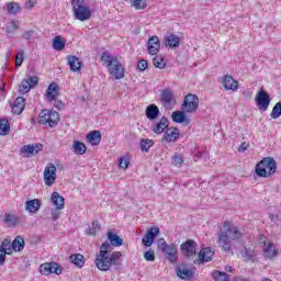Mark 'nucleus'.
I'll use <instances>...</instances> for the list:
<instances>
[{
	"mask_svg": "<svg viewBox=\"0 0 281 281\" xmlns=\"http://www.w3.org/2000/svg\"><path fill=\"white\" fill-rule=\"evenodd\" d=\"M122 251L111 252V244L103 243L99 252L95 254L94 265L99 271H111V267H120L122 265Z\"/></svg>",
	"mask_w": 281,
	"mask_h": 281,
	"instance_id": "1",
	"label": "nucleus"
},
{
	"mask_svg": "<svg viewBox=\"0 0 281 281\" xmlns=\"http://www.w3.org/2000/svg\"><path fill=\"white\" fill-rule=\"evenodd\" d=\"M243 233L232 222H224L215 234L216 243L222 251H232V241L240 240Z\"/></svg>",
	"mask_w": 281,
	"mask_h": 281,
	"instance_id": "2",
	"label": "nucleus"
},
{
	"mask_svg": "<svg viewBox=\"0 0 281 281\" xmlns=\"http://www.w3.org/2000/svg\"><path fill=\"white\" fill-rule=\"evenodd\" d=\"M101 63L115 80H122L124 78V66H122V61H120L117 56L104 52L101 54Z\"/></svg>",
	"mask_w": 281,
	"mask_h": 281,
	"instance_id": "3",
	"label": "nucleus"
},
{
	"mask_svg": "<svg viewBox=\"0 0 281 281\" xmlns=\"http://www.w3.org/2000/svg\"><path fill=\"white\" fill-rule=\"evenodd\" d=\"M277 170L278 164L273 157H265L255 167L257 177H261L262 179H269L270 177H273Z\"/></svg>",
	"mask_w": 281,
	"mask_h": 281,
	"instance_id": "4",
	"label": "nucleus"
},
{
	"mask_svg": "<svg viewBox=\"0 0 281 281\" xmlns=\"http://www.w3.org/2000/svg\"><path fill=\"white\" fill-rule=\"evenodd\" d=\"M60 121V114L52 110H43L40 113V124H48L50 128H54L56 124Z\"/></svg>",
	"mask_w": 281,
	"mask_h": 281,
	"instance_id": "5",
	"label": "nucleus"
},
{
	"mask_svg": "<svg viewBox=\"0 0 281 281\" xmlns=\"http://www.w3.org/2000/svg\"><path fill=\"white\" fill-rule=\"evenodd\" d=\"M255 102L259 111L265 113L269 109V105L271 104V97H269V93L265 90H260L255 95Z\"/></svg>",
	"mask_w": 281,
	"mask_h": 281,
	"instance_id": "6",
	"label": "nucleus"
},
{
	"mask_svg": "<svg viewBox=\"0 0 281 281\" xmlns=\"http://www.w3.org/2000/svg\"><path fill=\"white\" fill-rule=\"evenodd\" d=\"M182 109L184 113H196V111H199V97L192 93L187 94L184 97Z\"/></svg>",
	"mask_w": 281,
	"mask_h": 281,
	"instance_id": "7",
	"label": "nucleus"
},
{
	"mask_svg": "<svg viewBox=\"0 0 281 281\" xmlns=\"http://www.w3.org/2000/svg\"><path fill=\"white\" fill-rule=\"evenodd\" d=\"M258 241L263 247L265 258L271 259V258H276V256H278V248H276V246L271 241L267 240L265 235H259Z\"/></svg>",
	"mask_w": 281,
	"mask_h": 281,
	"instance_id": "8",
	"label": "nucleus"
},
{
	"mask_svg": "<svg viewBox=\"0 0 281 281\" xmlns=\"http://www.w3.org/2000/svg\"><path fill=\"white\" fill-rule=\"evenodd\" d=\"M40 273L42 276H52V273L60 276L63 273V269L57 262H46L40 266Z\"/></svg>",
	"mask_w": 281,
	"mask_h": 281,
	"instance_id": "9",
	"label": "nucleus"
},
{
	"mask_svg": "<svg viewBox=\"0 0 281 281\" xmlns=\"http://www.w3.org/2000/svg\"><path fill=\"white\" fill-rule=\"evenodd\" d=\"M74 18L76 21H89L93 14L91 8L89 5L77 7V9H72Z\"/></svg>",
	"mask_w": 281,
	"mask_h": 281,
	"instance_id": "10",
	"label": "nucleus"
},
{
	"mask_svg": "<svg viewBox=\"0 0 281 281\" xmlns=\"http://www.w3.org/2000/svg\"><path fill=\"white\" fill-rule=\"evenodd\" d=\"M56 165L48 164L44 169V183L48 188H52L54 183H56Z\"/></svg>",
	"mask_w": 281,
	"mask_h": 281,
	"instance_id": "11",
	"label": "nucleus"
},
{
	"mask_svg": "<svg viewBox=\"0 0 281 281\" xmlns=\"http://www.w3.org/2000/svg\"><path fill=\"white\" fill-rule=\"evenodd\" d=\"M159 236V227L153 226L149 229H147L146 234L143 236L142 245L144 247H153V244L155 243V239Z\"/></svg>",
	"mask_w": 281,
	"mask_h": 281,
	"instance_id": "12",
	"label": "nucleus"
},
{
	"mask_svg": "<svg viewBox=\"0 0 281 281\" xmlns=\"http://www.w3.org/2000/svg\"><path fill=\"white\" fill-rule=\"evenodd\" d=\"M180 250L183 256H186V258H192V256H196V241L188 239L180 245Z\"/></svg>",
	"mask_w": 281,
	"mask_h": 281,
	"instance_id": "13",
	"label": "nucleus"
},
{
	"mask_svg": "<svg viewBox=\"0 0 281 281\" xmlns=\"http://www.w3.org/2000/svg\"><path fill=\"white\" fill-rule=\"evenodd\" d=\"M179 137H181V131L177 127L171 126L166 130L162 142H166L167 144H172L177 142Z\"/></svg>",
	"mask_w": 281,
	"mask_h": 281,
	"instance_id": "14",
	"label": "nucleus"
},
{
	"mask_svg": "<svg viewBox=\"0 0 281 281\" xmlns=\"http://www.w3.org/2000/svg\"><path fill=\"white\" fill-rule=\"evenodd\" d=\"M43 148V145H24L21 150H20V155H22V157H35V155H38V153H41Z\"/></svg>",
	"mask_w": 281,
	"mask_h": 281,
	"instance_id": "15",
	"label": "nucleus"
},
{
	"mask_svg": "<svg viewBox=\"0 0 281 281\" xmlns=\"http://www.w3.org/2000/svg\"><path fill=\"white\" fill-rule=\"evenodd\" d=\"M171 120L175 124H183L184 126H190V123L192 122L190 117L186 115V110L172 112Z\"/></svg>",
	"mask_w": 281,
	"mask_h": 281,
	"instance_id": "16",
	"label": "nucleus"
},
{
	"mask_svg": "<svg viewBox=\"0 0 281 281\" xmlns=\"http://www.w3.org/2000/svg\"><path fill=\"white\" fill-rule=\"evenodd\" d=\"M161 49V42L158 36H151L147 42V50L150 56H157Z\"/></svg>",
	"mask_w": 281,
	"mask_h": 281,
	"instance_id": "17",
	"label": "nucleus"
},
{
	"mask_svg": "<svg viewBox=\"0 0 281 281\" xmlns=\"http://www.w3.org/2000/svg\"><path fill=\"white\" fill-rule=\"evenodd\" d=\"M222 85L226 91H233V93L238 91V80L234 79V77L229 75H225L223 77Z\"/></svg>",
	"mask_w": 281,
	"mask_h": 281,
	"instance_id": "18",
	"label": "nucleus"
},
{
	"mask_svg": "<svg viewBox=\"0 0 281 281\" xmlns=\"http://www.w3.org/2000/svg\"><path fill=\"white\" fill-rule=\"evenodd\" d=\"M165 45L170 47V49H177L181 45V37L175 34L167 35L165 37Z\"/></svg>",
	"mask_w": 281,
	"mask_h": 281,
	"instance_id": "19",
	"label": "nucleus"
},
{
	"mask_svg": "<svg viewBox=\"0 0 281 281\" xmlns=\"http://www.w3.org/2000/svg\"><path fill=\"white\" fill-rule=\"evenodd\" d=\"M176 273L181 280H190V278L194 276V272L186 266H178L176 268Z\"/></svg>",
	"mask_w": 281,
	"mask_h": 281,
	"instance_id": "20",
	"label": "nucleus"
},
{
	"mask_svg": "<svg viewBox=\"0 0 281 281\" xmlns=\"http://www.w3.org/2000/svg\"><path fill=\"white\" fill-rule=\"evenodd\" d=\"M24 110H25V98L18 97L13 102L12 113H14V115H21V113H23Z\"/></svg>",
	"mask_w": 281,
	"mask_h": 281,
	"instance_id": "21",
	"label": "nucleus"
},
{
	"mask_svg": "<svg viewBox=\"0 0 281 281\" xmlns=\"http://www.w3.org/2000/svg\"><path fill=\"white\" fill-rule=\"evenodd\" d=\"M106 236L108 240L110 241V247H122V245H124V239H122V237L114 232L109 231Z\"/></svg>",
	"mask_w": 281,
	"mask_h": 281,
	"instance_id": "22",
	"label": "nucleus"
},
{
	"mask_svg": "<svg viewBox=\"0 0 281 281\" xmlns=\"http://www.w3.org/2000/svg\"><path fill=\"white\" fill-rule=\"evenodd\" d=\"M165 252H166V258L172 265H175V262L179 260V254L177 252V245L175 244L169 245V247L167 248V250H165Z\"/></svg>",
	"mask_w": 281,
	"mask_h": 281,
	"instance_id": "23",
	"label": "nucleus"
},
{
	"mask_svg": "<svg viewBox=\"0 0 281 281\" xmlns=\"http://www.w3.org/2000/svg\"><path fill=\"white\" fill-rule=\"evenodd\" d=\"M241 256L246 261L254 260V258L257 256L256 246H254V244L245 246L241 250Z\"/></svg>",
	"mask_w": 281,
	"mask_h": 281,
	"instance_id": "24",
	"label": "nucleus"
},
{
	"mask_svg": "<svg viewBox=\"0 0 281 281\" xmlns=\"http://www.w3.org/2000/svg\"><path fill=\"white\" fill-rule=\"evenodd\" d=\"M50 201L57 210H65V198L60 195L58 192H53L50 195Z\"/></svg>",
	"mask_w": 281,
	"mask_h": 281,
	"instance_id": "25",
	"label": "nucleus"
},
{
	"mask_svg": "<svg viewBox=\"0 0 281 281\" xmlns=\"http://www.w3.org/2000/svg\"><path fill=\"white\" fill-rule=\"evenodd\" d=\"M41 210V200L34 199L25 202V211L31 214H36Z\"/></svg>",
	"mask_w": 281,
	"mask_h": 281,
	"instance_id": "26",
	"label": "nucleus"
},
{
	"mask_svg": "<svg viewBox=\"0 0 281 281\" xmlns=\"http://www.w3.org/2000/svg\"><path fill=\"white\" fill-rule=\"evenodd\" d=\"M67 63L71 71H80V69L82 68V61L80 60V58L74 55H69L67 57Z\"/></svg>",
	"mask_w": 281,
	"mask_h": 281,
	"instance_id": "27",
	"label": "nucleus"
},
{
	"mask_svg": "<svg viewBox=\"0 0 281 281\" xmlns=\"http://www.w3.org/2000/svg\"><path fill=\"white\" fill-rule=\"evenodd\" d=\"M58 93H59L58 85L50 83L46 91V100H48V102H54V100L58 98Z\"/></svg>",
	"mask_w": 281,
	"mask_h": 281,
	"instance_id": "28",
	"label": "nucleus"
},
{
	"mask_svg": "<svg viewBox=\"0 0 281 281\" xmlns=\"http://www.w3.org/2000/svg\"><path fill=\"white\" fill-rule=\"evenodd\" d=\"M87 140L91 146H98L100 142L102 140V134H100V131H92L89 134H87Z\"/></svg>",
	"mask_w": 281,
	"mask_h": 281,
	"instance_id": "29",
	"label": "nucleus"
},
{
	"mask_svg": "<svg viewBox=\"0 0 281 281\" xmlns=\"http://www.w3.org/2000/svg\"><path fill=\"white\" fill-rule=\"evenodd\" d=\"M19 216L10 213H5L3 216V223L7 227H16L19 225Z\"/></svg>",
	"mask_w": 281,
	"mask_h": 281,
	"instance_id": "30",
	"label": "nucleus"
},
{
	"mask_svg": "<svg viewBox=\"0 0 281 281\" xmlns=\"http://www.w3.org/2000/svg\"><path fill=\"white\" fill-rule=\"evenodd\" d=\"M214 258V251L210 248H202L199 254L200 262H210Z\"/></svg>",
	"mask_w": 281,
	"mask_h": 281,
	"instance_id": "31",
	"label": "nucleus"
},
{
	"mask_svg": "<svg viewBox=\"0 0 281 281\" xmlns=\"http://www.w3.org/2000/svg\"><path fill=\"white\" fill-rule=\"evenodd\" d=\"M169 121L166 119V116H162L160 119V121L154 126V133H156V135H161V133H164V131H166V128H168L169 125Z\"/></svg>",
	"mask_w": 281,
	"mask_h": 281,
	"instance_id": "32",
	"label": "nucleus"
},
{
	"mask_svg": "<svg viewBox=\"0 0 281 281\" xmlns=\"http://www.w3.org/2000/svg\"><path fill=\"white\" fill-rule=\"evenodd\" d=\"M146 117L148 120H157L159 117V108L155 104H150L146 108Z\"/></svg>",
	"mask_w": 281,
	"mask_h": 281,
	"instance_id": "33",
	"label": "nucleus"
},
{
	"mask_svg": "<svg viewBox=\"0 0 281 281\" xmlns=\"http://www.w3.org/2000/svg\"><path fill=\"white\" fill-rule=\"evenodd\" d=\"M69 260L78 269H82L85 267V256H82L81 254L71 255Z\"/></svg>",
	"mask_w": 281,
	"mask_h": 281,
	"instance_id": "34",
	"label": "nucleus"
},
{
	"mask_svg": "<svg viewBox=\"0 0 281 281\" xmlns=\"http://www.w3.org/2000/svg\"><path fill=\"white\" fill-rule=\"evenodd\" d=\"M65 38L60 35H57L54 40H53V49H55L56 52H63V49H65Z\"/></svg>",
	"mask_w": 281,
	"mask_h": 281,
	"instance_id": "35",
	"label": "nucleus"
},
{
	"mask_svg": "<svg viewBox=\"0 0 281 281\" xmlns=\"http://www.w3.org/2000/svg\"><path fill=\"white\" fill-rule=\"evenodd\" d=\"M75 155H85L87 153V145L80 140H75L72 144Z\"/></svg>",
	"mask_w": 281,
	"mask_h": 281,
	"instance_id": "36",
	"label": "nucleus"
},
{
	"mask_svg": "<svg viewBox=\"0 0 281 281\" xmlns=\"http://www.w3.org/2000/svg\"><path fill=\"white\" fill-rule=\"evenodd\" d=\"M25 249V240L23 237L18 236L12 243V251H23Z\"/></svg>",
	"mask_w": 281,
	"mask_h": 281,
	"instance_id": "37",
	"label": "nucleus"
},
{
	"mask_svg": "<svg viewBox=\"0 0 281 281\" xmlns=\"http://www.w3.org/2000/svg\"><path fill=\"white\" fill-rule=\"evenodd\" d=\"M139 146H140L142 153H148L150 150V148H153V146H155V140H153L150 138L140 139Z\"/></svg>",
	"mask_w": 281,
	"mask_h": 281,
	"instance_id": "38",
	"label": "nucleus"
},
{
	"mask_svg": "<svg viewBox=\"0 0 281 281\" xmlns=\"http://www.w3.org/2000/svg\"><path fill=\"white\" fill-rule=\"evenodd\" d=\"M0 135H10V121L8 119L0 120Z\"/></svg>",
	"mask_w": 281,
	"mask_h": 281,
	"instance_id": "39",
	"label": "nucleus"
},
{
	"mask_svg": "<svg viewBox=\"0 0 281 281\" xmlns=\"http://www.w3.org/2000/svg\"><path fill=\"white\" fill-rule=\"evenodd\" d=\"M154 67L157 69H166V59L164 55H156L153 59Z\"/></svg>",
	"mask_w": 281,
	"mask_h": 281,
	"instance_id": "40",
	"label": "nucleus"
},
{
	"mask_svg": "<svg viewBox=\"0 0 281 281\" xmlns=\"http://www.w3.org/2000/svg\"><path fill=\"white\" fill-rule=\"evenodd\" d=\"M161 100L165 102V104H170L172 100H175V95L172 94V91L170 90H162L161 92Z\"/></svg>",
	"mask_w": 281,
	"mask_h": 281,
	"instance_id": "41",
	"label": "nucleus"
},
{
	"mask_svg": "<svg viewBox=\"0 0 281 281\" xmlns=\"http://www.w3.org/2000/svg\"><path fill=\"white\" fill-rule=\"evenodd\" d=\"M171 164L176 168H181V166H183V156H181V154H179V153L173 154V156L171 158Z\"/></svg>",
	"mask_w": 281,
	"mask_h": 281,
	"instance_id": "42",
	"label": "nucleus"
},
{
	"mask_svg": "<svg viewBox=\"0 0 281 281\" xmlns=\"http://www.w3.org/2000/svg\"><path fill=\"white\" fill-rule=\"evenodd\" d=\"M128 166H131V158L128 156H123L119 159V168L121 170H127Z\"/></svg>",
	"mask_w": 281,
	"mask_h": 281,
	"instance_id": "43",
	"label": "nucleus"
},
{
	"mask_svg": "<svg viewBox=\"0 0 281 281\" xmlns=\"http://www.w3.org/2000/svg\"><path fill=\"white\" fill-rule=\"evenodd\" d=\"M7 10L10 14H19L21 7L16 2H11L7 4Z\"/></svg>",
	"mask_w": 281,
	"mask_h": 281,
	"instance_id": "44",
	"label": "nucleus"
},
{
	"mask_svg": "<svg viewBox=\"0 0 281 281\" xmlns=\"http://www.w3.org/2000/svg\"><path fill=\"white\" fill-rule=\"evenodd\" d=\"M18 29H19V22H15V21H11L5 25V32L8 34H14V32H16Z\"/></svg>",
	"mask_w": 281,
	"mask_h": 281,
	"instance_id": "45",
	"label": "nucleus"
},
{
	"mask_svg": "<svg viewBox=\"0 0 281 281\" xmlns=\"http://www.w3.org/2000/svg\"><path fill=\"white\" fill-rule=\"evenodd\" d=\"M30 89H32V87L30 86V80H22V82L19 86L20 93H29Z\"/></svg>",
	"mask_w": 281,
	"mask_h": 281,
	"instance_id": "46",
	"label": "nucleus"
},
{
	"mask_svg": "<svg viewBox=\"0 0 281 281\" xmlns=\"http://www.w3.org/2000/svg\"><path fill=\"white\" fill-rule=\"evenodd\" d=\"M271 117L272 120H278V117H280L281 115V102H278L273 109H272V112H271Z\"/></svg>",
	"mask_w": 281,
	"mask_h": 281,
	"instance_id": "47",
	"label": "nucleus"
},
{
	"mask_svg": "<svg viewBox=\"0 0 281 281\" xmlns=\"http://www.w3.org/2000/svg\"><path fill=\"white\" fill-rule=\"evenodd\" d=\"M100 222H93L92 227L88 231V236H95L100 232Z\"/></svg>",
	"mask_w": 281,
	"mask_h": 281,
	"instance_id": "48",
	"label": "nucleus"
},
{
	"mask_svg": "<svg viewBox=\"0 0 281 281\" xmlns=\"http://www.w3.org/2000/svg\"><path fill=\"white\" fill-rule=\"evenodd\" d=\"M144 259L147 262H155V250L149 249L147 251L144 252Z\"/></svg>",
	"mask_w": 281,
	"mask_h": 281,
	"instance_id": "49",
	"label": "nucleus"
},
{
	"mask_svg": "<svg viewBox=\"0 0 281 281\" xmlns=\"http://www.w3.org/2000/svg\"><path fill=\"white\" fill-rule=\"evenodd\" d=\"M24 58L25 57L23 56V50H19L15 57V67H21L23 65Z\"/></svg>",
	"mask_w": 281,
	"mask_h": 281,
	"instance_id": "50",
	"label": "nucleus"
},
{
	"mask_svg": "<svg viewBox=\"0 0 281 281\" xmlns=\"http://www.w3.org/2000/svg\"><path fill=\"white\" fill-rule=\"evenodd\" d=\"M1 247H2V249H4V251H5L8 255L12 254V246H11L9 239H4V240L2 241Z\"/></svg>",
	"mask_w": 281,
	"mask_h": 281,
	"instance_id": "51",
	"label": "nucleus"
},
{
	"mask_svg": "<svg viewBox=\"0 0 281 281\" xmlns=\"http://www.w3.org/2000/svg\"><path fill=\"white\" fill-rule=\"evenodd\" d=\"M157 245H158V249H159L160 251H166L167 248L170 247V245H168V244L166 243V239H164V238H159Z\"/></svg>",
	"mask_w": 281,
	"mask_h": 281,
	"instance_id": "52",
	"label": "nucleus"
},
{
	"mask_svg": "<svg viewBox=\"0 0 281 281\" xmlns=\"http://www.w3.org/2000/svg\"><path fill=\"white\" fill-rule=\"evenodd\" d=\"M60 210L63 209H58V207L52 209L50 214H52L53 221H58V218H60Z\"/></svg>",
	"mask_w": 281,
	"mask_h": 281,
	"instance_id": "53",
	"label": "nucleus"
},
{
	"mask_svg": "<svg viewBox=\"0 0 281 281\" xmlns=\"http://www.w3.org/2000/svg\"><path fill=\"white\" fill-rule=\"evenodd\" d=\"M71 5H72V10H75L77 8H82L87 4L85 3V0H72Z\"/></svg>",
	"mask_w": 281,
	"mask_h": 281,
	"instance_id": "54",
	"label": "nucleus"
},
{
	"mask_svg": "<svg viewBox=\"0 0 281 281\" xmlns=\"http://www.w3.org/2000/svg\"><path fill=\"white\" fill-rule=\"evenodd\" d=\"M139 71H146L148 69V61L146 59H142L138 61Z\"/></svg>",
	"mask_w": 281,
	"mask_h": 281,
	"instance_id": "55",
	"label": "nucleus"
},
{
	"mask_svg": "<svg viewBox=\"0 0 281 281\" xmlns=\"http://www.w3.org/2000/svg\"><path fill=\"white\" fill-rule=\"evenodd\" d=\"M8 252L5 251V249H3V247L0 246V265H4L5 263V255Z\"/></svg>",
	"mask_w": 281,
	"mask_h": 281,
	"instance_id": "56",
	"label": "nucleus"
},
{
	"mask_svg": "<svg viewBox=\"0 0 281 281\" xmlns=\"http://www.w3.org/2000/svg\"><path fill=\"white\" fill-rule=\"evenodd\" d=\"M30 87H36L38 85V77H30L29 79Z\"/></svg>",
	"mask_w": 281,
	"mask_h": 281,
	"instance_id": "57",
	"label": "nucleus"
},
{
	"mask_svg": "<svg viewBox=\"0 0 281 281\" xmlns=\"http://www.w3.org/2000/svg\"><path fill=\"white\" fill-rule=\"evenodd\" d=\"M34 36V31L30 30L23 33L22 37L25 38V41H30Z\"/></svg>",
	"mask_w": 281,
	"mask_h": 281,
	"instance_id": "58",
	"label": "nucleus"
},
{
	"mask_svg": "<svg viewBox=\"0 0 281 281\" xmlns=\"http://www.w3.org/2000/svg\"><path fill=\"white\" fill-rule=\"evenodd\" d=\"M34 5H36V0H26V2H25L26 10H32V8H34Z\"/></svg>",
	"mask_w": 281,
	"mask_h": 281,
	"instance_id": "59",
	"label": "nucleus"
},
{
	"mask_svg": "<svg viewBox=\"0 0 281 281\" xmlns=\"http://www.w3.org/2000/svg\"><path fill=\"white\" fill-rule=\"evenodd\" d=\"M247 148H249V144L247 142H243L239 147H238V151L239 153H245V150H247Z\"/></svg>",
	"mask_w": 281,
	"mask_h": 281,
	"instance_id": "60",
	"label": "nucleus"
},
{
	"mask_svg": "<svg viewBox=\"0 0 281 281\" xmlns=\"http://www.w3.org/2000/svg\"><path fill=\"white\" fill-rule=\"evenodd\" d=\"M269 218L270 221H272V223H277V221H280V217L276 214H270Z\"/></svg>",
	"mask_w": 281,
	"mask_h": 281,
	"instance_id": "61",
	"label": "nucleus"
},
{
	"mask_svg": "<svg viewBox=\"0 0 281 281\" xmlns=\"http://www.w3.org/2000/svg\"><path fill=\"white\" fill-rule=\"evenodd\" d=\"M225 271H227L228 273H232L234 271V268H232L231 266H226Z\"/></svg>",
	"mask_w": 281,
	"mask_h": 281,
	"instance_id": "62",
	"label": "nucleus"
}]
</instances>
